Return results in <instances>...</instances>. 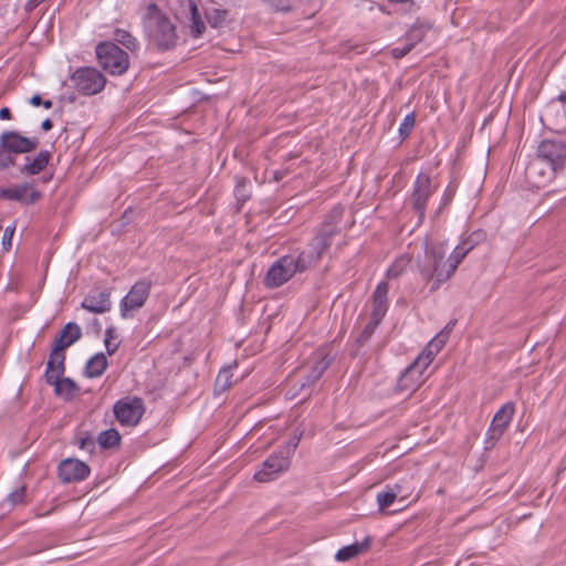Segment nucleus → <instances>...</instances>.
Returning <instances> with one entry per match:
<instances>
[{
  "instance_id": "1a4fd4ad",
  "label": "nucleus",
  "mask_w": 566,
  "mask_h": 566,
  "mask_svg": "<svg viewBox=\"0 0 566 566\" xmlns=\"http://www.w3.org/2000/svg\"><path fill=\"white\" fill-rule=\"evenodd\" d=\"M514 413L515 403L513 401H507L495 412L491 426L486 431L485 449L493 448L495 443L501 439V437L509 428Z\"/></svg>"
},
{
  "instance_id": "473e14b6",
  "label": "nucleus",
  "mask_w": 566,
  "mask_h": 566,
  "mask_svg": "<svg viewBox=\"0 0 566 566\" xmlns=\"http://www.w3.org/2000/svg\"><path fill=\"white\" fill-rule=\"evenodd\" d=\"M96 441L102 449H112L120 444L122 436L116 429L111 428L102 431Z\"/></svg>"
},
{
  "instance_id": "052dcab7",
  "label": "nucleus",
  "mask_w": 566,
  "mask_h": 566,
  "mask_svg": "<svg viewBox=\"0 0 566 566\" xmlns=\"http://www.w3.org/2000/svg\"><path fill=\"white\" fill-rule=\"evenodd\" d=\"M527 172L530 175H534V174H542V171L537 168V164L536 163H532L528 168H527Z\"/></svg>"
},
{
  "instance_id": "37998d69",
  "label": "nucleus",
  "mask_w": 566,
  "mask_h": 566,
  "mask_svg": "<svg viewBox=\"0 0 566 566\" xmlns=\"http://www.w3.org/2000/svg\"><path fill=\"white\" fill-rule=\"evenodd\" d=\"M395 492H391L385 488L384 491L377 494L378 507L381 512L387 510L396 500Z\"/></svg>"
},
{
  "instance_id": "69168bd1",
  "label": "nucleus",
  "mask_w": 566,
  "mask_h": 566,
  "mask_svg": "<svg viewBox=\"0 0 566 566\" xmlns=\"http://www.w3.org/2000/svg\"><path fill=\"white\" fill-rule=\"evenodd\" d=\"M559 99H560V101L565 104V106H566V93H562V94L559 95Z\"/></svg>"
},
{
  "instance_id": "9d476101",
  "label": "nucleus",
  "mask_w": 566,
  "mask_h": 566,
  "mask_svg": "<svg viewBox=\"0 0 566 566\" xmlns=\"http://www.w3.org/2000/svg\"><path fill=\"white\" fill-rule=\"evenodd\" d=\"M290 464L291 460L286 452L277 449L263 461L261 468L254 473V480L261 483L270 482L286 471Z\"/></svg>"
},
{
  "instance_id": "f3484780",
  "label": "nucleus",
  "mask_w": 566,
  "mask_h": 566,
  "mask_svg": "<svg viewBox=\"0 0 566 566\" xmlns=\"http://www.w3.org/2000/svg\"><path fill=\"white\" fill-rule=\"evenodd\" d=\"M81 307L94 314H103L111 311V290H92L83 298Z\"/></svg>"
},
{
  "instance_id": "13d9d810",
  "label": "nucleus",
  "mask_w": 566,
  "mask_h": 566,
  "mask_svg": "<svg viewBox=\"0 0 566 566\" xmlns=\"http://www.w3.org/2000/svg\"><path fill=\"white\" fill-rule=\"evenodd\" d=\"M52 127H53V122L50 118L44 119L41 124V128L44 132L52 129Z\"/></svg>"
},
{
  "instance_id": "338daca9",
  "label": "nucleus",
  "mask_w": 566,
  "mask_h": 566,
  "mask_svg": "<svg viewBox=\"0 0 566 566\" xmlns=\"http://www.w3.org/2000/svg\"><path fill=\"white\" fill-rule=\"evenodd\" d=\"M38 7L43 2L42 0H33Z\"/></svg>"
},
{
  "instance_id": "9b49d317",
  "label": "nucleus",
  "mask_w": 566,
  "mask_h": 566,
  "mask_svg": "<svg viewBox=\"0 0 566 566\" xmlns=\"http://www.w3.org/2000/svg\"><path fill=\"white\" fill-rule=\"evenodd\" d=\"M42 198V192L34 188L31 182L14 185L9 188H0V199L13 200L22 205H34Z\"/></svg>"
},
{
  "instance_id": "4be33fe9",
  "label": "nucleus",
  "mask_w": 566,
  "mask_h": 566,
  "mask_svg": "<svg viewBox=\"0 0 566 566\" xmlns=\"http://www.w3.org/2000/svg\"><path fill=\"white\" fill-rule=\"evenodd\" d=\"M447 342L443 340V335H436L413 360L415 365H418L422 370L426 371L428 366L431 364L437 354L443 348Z\"/></svg>"
},
{
  "instance_id": "c756f323",
  "label": "nucleus",
  "mask_w": 566,
  "mask_h": 566,
  "mask_svg": "<svg viewBox=\"0 0 566 566\" xmlns=\"http://www.w3.org/2000/svg\"><path fill=\"white\" fill-rule=\"evenodd\" d=\"M432 28V24L427 21H421L417 19V21L410 27V29L406 33V40L408 43L412 44L415 48L416 44L420 43L427 32Z\"/></svg>"
},
{
  "instance_id": "6e6d98bb",
  "label": "nucleus",
  "mask_w": 566,
  "mask_h": 566,
  "mask_svg": "<svg viewBox=\"0 0 566 566\" xmlns=\"http://www.w3.org/2000/svg\"><path fill=\"white\" fill-rule=\"evenodd\" d=\"M29 103L34 106V107H39L41 106V103H42V97L41 95L39 94H34L30 99H29Z\"/></svg>"
},
{
  "instance_id": "4d7b16f0",
  "label": "nucleus",
  "mask_w": 566,
  "mask_h": 566,
  "mask_svg": "<svg viewBox=\"0 0 566 566\" xmlns=\"http://www.w3.org/2000/svg\"><path fill=\"white\" fill-rule=\"evenodd\" d=\"M35 8H38V4L33 0L27 1L24 6V10L27 13H31Z\"/></svg>"
},
{
  "instance_id": "39448f33",
  "label": "nucleus",
  "mask_w": 566,
  "mask_h": 566,
  "mask_svg": "<svg viewBox=\"0 0 566 566\" xmlns=\"http://www.w3.org/2000/svg\"><path fill=\"white\" fill-rule=\"evenodd\" d=\"M71 82L80 94L91 96L104 90L106 77L95 67L82 66L71 75Z\"/></svg>"
},
{
  "instance_id": "a18cd8bd",
  "label": "nucleus",
  "mask_w": 566,
  "mask_h": 566,
  "mask_svg": "<svg viewBox=\"0 0 566 566\" xmlns=\"http://www.w3.org/2000/svg\"><path fill=\"white\" fill-rule=\"evenodd\" d=\"M231 377L232 375L230 374V369L223 368L220 370L217 377L216 385L219 386L222 390H226L232 385Z\"/></svg>"
},
{
  "instance_id": "864d4df0",
  "label": "nucleus",
  "mask_w": 566,
  "mask_h": 566,
  "mask_svg": "<svg viewBox=\"0 0 566 566\" xmlns=\"http://www.w3.org/2000/svg\"><path fill=\"white\" fill-rule=\"evenodd\" d=\"M104 344H105V347H106V352L109 356L114 355L116 353V350L118 349V346H119V343H112L111 340L108 339H104Z\"/></svg>"
},
{
  "instance_id": "aec40b11",
  "label": "nucleus",
  "mask_w": 566,
  "mask_h": 566,
  "mask_svg": "<svg viewBox=\"0 0 566 566\" xmlns=\"http://www.w3.org/2000/svg\"><path fill=\"white\" fill-rule=\"evenodd\" d=\"M291 268L296 273H304L316 266L319 261L305 248L301 251L286 254Z\"/></svg>"
},
{
  "instance_id": "49530a36",
  "label": "nucleus",
  "mask_w": 566,
  "mask_h": 566,
  "mask_svg": "<svg viewBox=\"0 0 566 566\" xmlns=\"http://www.w3.org/2000/svg\"><path fill=\"white\" fill-rule=\"evenodd\" d=\"M15 228L14 227H7L4 229L3 235H2V247L3 250L9 251L12 247V238L14 234Z\"/></svg>"
},
{
  "instance_id": "f8f14e48",
  "label": "nucleus",
  "mask_w": 566,
  "mask_h": 566,
  "mask_svg": "<svg viewBox=\"0 0 566 566\" xmlns=\"http://www.w3.org/2000/svg\"><path fill=\"white\" fill-rule=\"evenodd\" d=\"M91 473V468L75 458L62 460L57 465V476L63 483L84 481Z\"/></svg>"
},
{
  "instance_id": "b1692460",
  "label": "nucleus",
  "mask_w": 566,
  "mask_h": 566,
  "mask_svg": "<svg viewBox=\"0 0 566 566\" xmlns=\"http://www.w3.org/2000/svg\"><path fill=\"white\" fill-rule=\"evenodd\" d=\"M52 158V151L48 149H43L38 153L35 157L32 159L30 157H25L24 165L19 167V171L22 175H38L43 171L49 165Z\"/></svg>"
},
{
  "instance_id": "2eb2a0df",
  "label": "nucleus",
  "mask_w": 566,
  "mask_h": 566,
  "mask_svg": "<svg viewBox=\"0 0 566 566\" xmlns=\"http://www.w3.org/2000/svg\"><path fill=\"white\" fill-rule=\"evenodd\" d=\"M177 42L175 25L167 17L160 15L157 20L156 31L154 33V43L159 51L171 50Z\"/></svg>"
},
{
  "instance_id": "a19ab883",
  "label": "nucleus",
  "mask_w": 566,
  "mask_h": 566,
  "mask_svg": "<svg viewBox=\"0 0 566 566\" xmlns=\"http://www.w3.org/2000/svg\"><path fill=\"white\" fill-rule=\"evenodd\" d=\"M270 6L274 11L287 13L294 9L296 0H262Z\"/></svg>"
},
{
  "instance_id": "680f3d73",
  "label": "nucleus",
  "mask_w": 566,
  "mask_h": 566,
  "mask_svg": "<svg viewBox=\"0 0 566 566\" xmlns=\"http://www.w3.org/2000/svg\"><path fill=\"white\" fill-rule=\"evenodd\" d=\"M390 3H399V4H405V3H408L410 4L411 7L415 6V0H388Z\"/></svg>"
},
{
  "instance_id": "a211bd4d",
  "label": "nucleus",
  "mask_w": 566,
  "mask_h": 566,
  "mask_svg": "<svg viewBox=\"0 0 566 566\" xmlns=\"http://www.w3.org/2000/svg\"><path fill=\"white\" fill-rule=\"evenodd\" d=\"M486 238V234L483 230H476L470 233L465 239H463L452 251L450 254L451 262L455 265V269L458 265L462 262V260L467 256V254L478 244H480L482 241H484Z\"/></svg>"
},
{
  "instance_id": "423d86ee",
  "label": "nucleus",
  "mask_w": 566,
  "mask_h": 566,
  "mask_svg": "<svg viewBox=\"0 0 566 566\" xmlns=\"http://www.w3.org/2000/svg\"><path fill=\"white\" fill-rule=\"evenodd\" d=\"M151 285L153 283L149 279H142L135 282L119 303L120 316L123 318L133 317L134 312L145 305L149 297Z\"/></svg>"
},
{
  "instance_id": "7c9ffc66",
  "label": "nucleus",
  "mask_w": 566,
  "mask_h": 566,
  "mask_svg": "<svg viewBox=\"0 0 566 566\" xmlns=\"http://www.w3.org/2000/svg\"><path fill=\"white\" fill-rule=\"evenodd\" d=\"M203 15L210 27L222 28L227 22L229 11L210 6L203 8Z\"/></svg>"
},
{
  "instance_id": "f03ea898",
  "label": "nucleus",
  "mask_w": 566,
  "mask_h": 566,
  "mask_svg": "<svg viewBox=\"0 0 566 566\" xmlns=\"http://www.w3.org/2000/svg\"><path fill=\"white\" fill-rule=\"evenodd\" d=\"M344 207L334 206L325 216L323 222L314 230L313 238L306 249L321 261L324 253L331 248L333 238L340 232L339 224L343 219Z\"/></svg>"
},
{
  "instance_id": "bf43d9fd",
  "label": "nucleus",
  "mask_w": 566,
  "mask_h": 566,
  "mask_svg": "<svg viewBox=\"0 0 566 566\" xmlns=\"http://www.w3.org/2000/svg\"><path fill=\"white\" fill-rule=\"evenodd\" d=\"M115 337H116L115 328L114 327H108L105 331V339L112 340Z\"/></svg>"
},
{
  "instance_id": "a878e982",
  "label": "nucleus",
  "mask_w": 566,
  "mask_h": 566,
  "mask_svg": "<svg viewBox=\"0 0 566 566\" xmlns=\"http://www.w3.org/2000/svg\"><path fill=\"white\" fill-rule=\"evenodd\" d=\"M46 384L53 386L54 394L63 397L66 401L72 400L80 390L78 385L69 377L56 378V376H54L53 379H50Z\"/></svg>"
},
{
  "instance_id": "5fc2aeb1",
  "label": "nucleus",
  "mask_w": 566,
  "mask_h": 566,
  "mask_svg": "<svg viewBox=\"0 0 566 566\" xmlns=\"http://www.w3.org/2000/svg\"><path fill=\"white\" fill-rule=\"evenodd\" d=\"M12 113L9 107L0 108V119H11Z\"/></svg>"
},
{
  "instance_id": "ddd939ff",
  "label": "nucleus",
  "mask_w": 566,
  "mask_h": 566,
  "mask_svg": "<svg viewBox=\"0 0 566 566\" xmlns=\"http://www.w3.org/2000/svg\"><path fill=\"white\" fill-rule=\"evenodd\" d=\"M294 272L291 268V264L286 258L283 255L279 258L268 270L265 277L263 280V285L266 289H276L285 284L291 277H293Z\"/></svg>"
},
{
  "instance_id": "412c9836",
  "label": "nucleus",
  "mask_w": 566,
  "mask_h": 566,
  "mask_svg": "<svg viewBox=\"0 0 566 566\" xmlns=\"http://www.w3.org/2000/svg\"><path fill=\"white\" fill-rule=\"evenodd\" d=\"M447 342L443 340V335H436L413 360L415 365H418L422 370L426 371L428 366L431 364L437 354L443 348Z\"/></svg>"
},
{
  "instance_id": "c03bdc74",
  "label": "nucleus",
  "mask_w": 566,
  "mask_h": 566,
  "mask_svg": "<svg viewBox=\"0 0 566 566\" xmlns=\"http://www.w3.org/2000/svg\"><path fill=\"white\" fill-rule=\"evenodd\" d=\"M302 433H294L285 446L280 447L281 451L286 452V455L291 460V455L295 452L301 441Z\"/></svg>"
},
{
  "instance_id": "de8ad7c7",
  "label": "nucleus",
  "mask_w": 566,
  "mask_h": 566,
  "mask_svg": "<svg viewBox=\"0 0 566 566\" xmlns=\"http://www.w3.org/2000/svg\"><path fill=\"white\" fill-rule=\"evenodd\" d=\"M387 490L395 492V496H400V500L403 501L408 497V494L405 492V488L402 484L395 483L394 485H386Z\"/></svg>"
},
{
  "instance_id": "6e6552de",
  "label": "nucleus",
  "mask_w": 566,
  "mask_h": 566,
  "mask_svg": "<svg viewBox=\"0 0 566 566\" xmlns=\"http://www.w3.org/2000/svg\"><path fill=\"white\" fill-rule=\"evenodd\" d=\"M434 191L436 187H432L430 176L428 174L420 172L416 177L413 189L410 195V203L412 210L419 218V222H422L424 219L428 200Z\"/></svg>"
},
{
  "instance_id": "dca6fc26",
  "label": "nucleus",
  "mask_w": 566,
  "mask_h": 566,
  "mask_svg": "<svg viewBox=\"0 0 566 566\" xmlns=\"http://www.w3.org/2000/svg\"><path fill=\"white\" fill-rule=\"evenodd\" d=\"M333 361L334 356L331 355L327 348H318L314 353V363L305 377V381L302 382L301 389H304L305 387H311L317 380H319V378L329 368Z\"/></svg>"
},
{
  "instance_id": "4c0bfd02",
  "label": "nucleus",
  "mask_w": 566,
  "mask_h": 566,
  "mask_svg": "<svg viewBox=\"0 0 566 566\" xmlns=\"http://www.w3.org/2000/svg\"><path fill=\"white\" fill-rule=\"evenodd\" d=\"M457 189L458 184L454 180H451L442 195L440 205L436 211V216L440 214L452 202Z\"/></svg>"
},
{
  "instance_id": "4468645a",
  "label": "nucleus",
  "mask_w": 566,
  "mask_h": 566,
  "mask_svg": "<svg viewBox=\"0 0 566 566\" xmlns=\"http://www.w3.org/2000/svg\"><path fill=\"white\" fill-rule=\"evenodd\" d=\"M0 140L7 142V148L12 156L28 154L35 150L40 144L38 137H25L15 130H6L0 135Z\"/></svg>"
},
{
  "instance_id": "58836bf2",
  "label": "nucleus",
  "mask_w": 566,
  "mask_h": 566,
  "mask_svg": "<svg viewBox=\"0 0 566 566\" xmlns=\"http://www.w3.org/2000/svg\"><path fill=\"white\" fill-rule=\"evenodd\" d=\"M61 347H62V345H57V347H52V349H51L49 359L46 361V369L44 373L45 382L49 381L50 379H53V377H54L53 376L54 367L63 354V352L60 350Z\"/></svg>"
},
{
  "instance_id": "f704fd0d",
  "label": "nucleus",
  "mask_w": 566,
  "mask_h": 566,
  "mask_svg": "<svg viewBox=\"0 0 566 566\" xmlns=\"http://www.w3.org/2000/svg\"><path fill=\"white\" fill-rule=\"evenodd\" d=\"M249 186L247 177H235L234 197L240 207L251 198Z\"/></svg>"
},
{
  "instance_id": "c9c22d12",
  "label": "nucleus",
  "mask_w": 566,
  "mask_h": 566,
  "mask_svg": "<svg viewBox=\"0 0 566 566\" xmlns=\"http://www.w3.org/2000/svg\"><path fill=\"white\" fill-rule=\"evenodd\" d=\"M409 263H410V258L407 255L397 258L386 272L387 279L399 277L406 271Z\"/></svg>"
},
{
  "instance_id": "7ed1b4c3",
  "label": "nucleus",
  "mask_w": 566,
  "mask_h": 566,
  "mask_svg": "<svg viewBox=\"0 0 566 566\" xmlns=\"http://www.w3.org/2000/svg\"><path fill=\"white\" fill-rule=\"evenodd\" d=\"M98 65L112 76H120L129 69V56L113 41H101L95 46Z\"/></svg>"
},
{
  "instance_id": "393cba45",
  "label": "nucleus",
  "mask_w": 566,
  "mask_h": 566,
  "mask_svg": "<svg viewBox=\"0 0 566 566\" xmlns=\"http://www.w3.org/2000/svg\"><path fill=\"white\" fill-rule=\"evenodd\" d=\"M81 337H82L81 327L74 322H69L59 332L57 336L55 337V339L53 342L52 347H57V345H62L60 350L65 353V349L69 348L74 343H76Z\"/></svg>"
},
{
  "instance_id": "cd10ccee",
  "label": "nucleus",
  "mask_w": 566,
  "mask_h": 566,
  "mask_svg": "<svg viewBox=\"0 0 566 566\" xmlns=\"http://www.w3.org/2000/svg\"><path fill=\"white\" fill-rule=\"evenodd\" d=\"M107 358L103 353H97L91 357L84 368V375L87 378H96L104 374L107 368Z\"/></svg>"
},
{
  "instance_id": "0e129e2a",
  "label": "nucleus",
  "mask_w": 566,
  "mask_h": 566,
  "mask_svg": "<svg viewBox=\"0 0 566 566\" xmlns=\"http://www.w3.org/2000/svg\"><path fill=\"white\" fill-rule=\"evenodd\" d=\"M148 11H149V12H153V11H154V12H157V11H159L158 6H157L156 3H150V4L148 6Z\"/></svg>"
},
{
  "instance_id": "79ce46f5",
  "label": "nucleus",
  "mask_w": 566,
  "mask_h": 566,
  "mask_svg": "<svg viewBox=\"0 0 566 566\" xmlns=\"http://www.w3.org/2000/svg\"><path fill=\"white\" fill-rule=\"evenodd\" d=\"M14 164V157L7 148V142L0 140V170H6Z\"/></svg>"
},
{
  "instance_id": "72a5a7b5",
  "label": "nucleus",
  "mask_w": 566,
  "mask_h": 566,
  "mask_svg": "<svg viewBox=\"0 0 566 566\" xmlns=\"http://www.w3.org/2000/svg\"><path fill=\"white\" fill-rule=\"evenodd\" d=\"M381 323L378 318H373V316L369 317V321L364 326V328L360 331L358 336L355 339V345L360 348L367 345L369 339L371 338L373 334L375 333L378 325Z\"/></svg>"
},
{
  "instance_id": "bb28decb",
  "label": "nucleus",
  "mask_w": 566,
  "mask_h": 566,
  "mask_svg": "<svg viewBox=\"0 0 566 566\" xmlns=\"http://www.w3.org/2000/svg\"><path fill=\"white\" fill-rule=\"evenodd\" d=\"M371 543V537L367 536L361 543H353L350 545L344 546L337 551L335 558L337 562H348L359 554L369 549Z\"/></svg>"
},
{
  "instance_id": "f257e3e1",
  "label": "nucleus",
  "mask_w": 566,
  "mask_h": 566,
  "mask_svg": "<svg viewBox=\"0 0 566 566\" xmlns=\"http://www.w3.org/2000/svg\"><path fill=\"white\" fill-rule=\"evenodd\" d=\"M448 245L444 242H432L426 245L424 254L419 258L417 265L426 281H432L430 291H436L441 283L447 282L455 272L451 258L446 259Z\"/></svg>"
},
{
  "instance_id": "c85d7f7f",
  "label": "nucleus",
  "mask_w": 566,
  "mask_h": 566,
  "mask_svg": "<svg viewBox=\"0 0 566 566\" xmlns=\"http://www.w3.org/2000/svg\"><path fill=\"white\" fill-rule=\"evenodd\" d=\"M189 13H190V33L193 38H199L206 30L203 21V12L200 11L193 0H188Z\"/></svg>"
},
{
  "instance_id": "774afa93",
  "label": "nucleus",
  "mask_w": 566,
  "mask_h": 566,
  "mask_svg": "<svg viewBox=\"0 0 566 566\" xmlns=\"http://www.w3.org/2000/svg\"><path fill=\"white\" fill-rule=\"evenodd\" d=\"M274 177L276 180H280V178H281V177H279L277 172H275Z\"/></svg>"
},
{
  "instance_id": "8fccbe9b",
  "label": "nucleus",
  "mask_w": 566,
  "mask_h": 566,
  "mask_svg": "<svg viewBox=\"0 0 566 566\" xmlns=\"http://www.w3.org/2000/svg\"><path fill=\"white\" fill-rule=\"evenodd\" d=\"M412 49V44L407 42L402 48H395L392 50V56L396 59H401L406 56Z\"/></svg>"
},
{
  "instance_id": "603ef678",
  "label": "nucleus",
  "mask_w": 566,
  "mask_h": 566,
  "mask_svg": "<svg viewBox=\"0 0 566 566\" xmlns=\"http://www.w3.org/2000/svg\"><path fill=\"white\" fill-rule=\"evenodd\" d=\"M457 324V319H451L447 323V325L437 334L443 335V340L447 342L450 337L451 332L453 331Z\"/></svg>"
},
{
  "instance_id": "3c124183",
  "label": "nucleus",
  "mask_w": 566,
  "mask_h": 566,
  "mask_svg": "<svg viewBox=\"0 0 566 566\" xmlns=\"http://www.w3.org/2000/svg\"><path fill=\"white\" fill-rule=\"evenodd\" d=\"M24 494H25V488L21 486L18 490H15L14 492L9 494V500L13 504L21 503L24 497Z\"/></svg>"
},
{
  "instance_id": "2f4dec72",
  "label": "nucleus",
  "mask_w": 566,
  "mask_h": 566,
  "mask_svg": "<svg viewBox=\"0 0 566 566\" xmlns=\"http://www.w3.org/2000/svg\"><path fill=\"white\" fill-rule=\"evenodd\" d=\"M113 42L122 44L130 52H136L139 49V42L137 39L127 30L116 28L113 31Z\"/></svg>"
},
{
  "instance_id": "ea45409f",
  "label": "nucleus",
  "mask_w": 566,
  "mask_h": 566,
  "mask_svg": "<svg viewBox=\"0 0 566 566\" xmlns=\"http://www.w3.org/2000/svg\"><path fill=\"white\" fill-rule=\"evenodd\" d=\"M415 122H416V116H415L413 112H411L405 116V118L402 119V122L399 126V129H398L399 137L401 138V140H405L409 137V135L415 126Z\"/></svg>"
},
{
  "instance_id": "0eeeda50",
  "label": "nucleus",
  "mask_w": 566,
  "mask_h": 566,
  "mask_svg": "<svg viewBox=\"0 0 566 566\" xmlns=\"http://www.w3.org/2000/svg\"><path fill=\"white\" fill-rule=\"evenodd\" d=\"M113 412L122 426L134 427L145 413L144 400L136 396L122 398L114 403Z\"/></svg>"
},
{
  "instance_id": "6ab92c4d",
  "label": "nucleus",
  "mask_w": 566,
  "mask_h": 566,
  "mask_svg": "<svg viewBox=\"0 0 566 566\" xmlns=\"http://www.w3.org/2000/svg\"><path fill=\"white\" fill-rule=\"evenodd\" d=\"M388 292L389 284L386 281H381L377 284L371 295V313L373 318L382 321L388 311Z\"/></svg>"
},
{
  "instance_id": "09e8293b",
  "label": "nucleus",
  "mask_w": 566,
  "mask_h": 566,
  "mask_svg": "<svg viewBox=\"0 0 566 566\" xmlns=\"http://www.w3.org/2000/svg\"><path fill=\"white\" fill-rule=\"evenodd\" d=\"M65 353H63L54 367L53 376H56V378L63 377L65 373Z\"/></svg>"
},
{
  "instance_id": "e433bc0d",
  "label": "nucleus",
  "mask_w": 566,
  "mask_h": 566,
  "mask_svg": "<svg viewBox=\"0 0 566 566\" xmlns=\"http://www.w3.org/2000/svg\"><path fill=\"white\" fill-rule=\"evenodd\" d=\"M74 443L77 444L81 450H84L90 454H93L95 451L96 441L87 431H81L76 436V440L74 441Z\"/></svg>"
},
{
  "instance_id": "5701e85b",
  "label": "nucleus",
  "mask_w": 566,
  "mask_h": 566,
  "mask_svg": "<svg viewBox=\"0 0 566 566\" xmlns=\"http://www.w3.org/2000/svg\"><path fill=\"white\" fill-rule=\"evenodd\" d=\"M424 370L415 363L410 364L397 381L399 391L416 390L421 382Z\"/></svg>"
},
{
  "instance_id": "20e7f679",
  "label": "nucleus",
  "mask_w": 566,
  "mask_h": 566,
  "mask_svg": "<svg viewBox=\"0 0 566 566\" xmlns=\"http://www.w3.org/2000/svg\"><path fill=\"white\" fill-rule=\"evenodd\" d=\"M537 159L551 167L552 176L566 167V140L544 139L537 147Z\"/></svg>"
},
{
  "instance_id": "e2e57ef3",
  "label": "nucleus",
  "mask_w": 566,
  "mask_h": 566,
  "mask_svg": "<svg viewBox=\"0 0 566 566\" xmlns=\"http://www.w3.org/2000/svg\"><path fill=\"white\" fill-rule=\"evenodd\" d=\"M41 106H43L46 109H50L53 107V102L51 99H42Z\"/></svg>"
}]
</instances>
